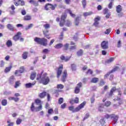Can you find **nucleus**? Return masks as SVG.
<instances>
[{"mask_svg": "<svg viewBox=\"0 0 126 126\" xmlns=\"http://www.w3.org/2000/svg\"><path fill=\"white\" fill-rule=\"evenodd\" d=\"M36 79H41L40 83H43L44 85H47L50 82V79L47 76V73H44L42 76L41 74H37Z\"/></svg>", "mask_w": 126, "mask_h": 126, "instance_id": "nucleus-1", "label": "nucleus"}, {"mask_svg": "<svg viewBox=\"0 0 126 126\" xmlns=\"http://www.w3.org/2000/svg\"><path fill=\"white\" fill-rule=\"evenodd\" d=\"M34 41L37 43V44L43 45V46H47V45L48 40L44 38L35 37Z\"/></svg>", "mask_w": 126, "mask_h": 126, "instance_id": "nucleus-2", "label": "nucleus"}, {"mask_svg": "<svg viewBox=\"0 0 126 126\" xmlns=\"http://www.w3.org/2000/svg\"><path fill=\"white\" fill-rule=\"evenodd\" d=\"M101 47L103 50L109 48V42L108 41H103L101 43Z\"/></svg>", "mask_w": 126, "mask_h": 126, "instance_id": "nucleus-3", "label": "nucleus"}, {"mask_svg": "<svg viewBox=\"0 0 126 126\" xmlns=\"http://www.w3.org/2000/svg\"><path fill=\"white\" fill-rule=\"evenodd\" d=\"M66 16H67L66 14L63 15L61 16V20L60 21V25L61 27H63V26L64 25V23L65 22L64 20H65V18H66Z\"/></svg>", "mask_w": 126, "mask_h": 126, "instance_id": "nucleus-4", "label": "nucleus"}, {"mask_svg": "<svg viewBox=\"0 0 126 126\" xmlns=\"http://www.w3.org/2000/svg\"><path fill=\"white\" fill-rule=\"evenodd\" d=\"M82 87V83H79L77 85V87L75 89V93L76 94H78L80 91V87Z\"/></svg>", "mask_w": 126, "mask_h": 126, "instance_id": "nucleus-5", "label": "nucleus"}, {"mask_svg": "<svg viewBox=\"0 0 126 126\" xmlns=\"http://www.w3.org/2000/svg\"><path fill=\"white\" fill-rule=\"evenodd\" d=\"M110 119L113 120L114 123H117L119 120V115H116L115 114L110 115Z\"/></svg>", "mask_w": 126, "mask_h": 126, "instance_id": "nucleus-6", "label": "nucleus"}, {"mask_svg": "<svg viewBox=\"0 0 126 126\" xmlns=\"http://www.w3.org/2000/svg\"><path fill=\"white\" fill-rule=\"evenodd\" d=\"M85 105H86V101H84L78 107H76L75 109L74 112H78V111H79L80 109H82L83 107H84Z\"/></svg>", "mask_w": 126, "mask_h": 126, "instance_id": "nucleus-7", "label": "nucleus"}, {"mask_svg": "<svg viewBox=\"0 0 126 126\" xmlns=\"http://www.w3.org/2000/svg\"><path fill=\"white\" fill-rule=\"evenodd\" d=\"M63 65H61L57 71V77L59 78L63 72Z\"/></svg>", "mask_w": 126, "mask_h": 126, "instance_id": "nucleus-8", "label": "nucleus"}, {"mask_svg": "<svg viewBox=\"0 0 126 126\" xmlns=\"http://www.w3.org/2000/svg\"><path fill=\"white\" fill-rule=\"evenodd\" d=\"M21 35V32H18L15 35H14V37H13V40H14V41H17V40H19Z\"/></svg>", "mask_w": 126, "mask_h": 126, "instance_id": "nucleus-9", "label": "nucleus"}, {"mask_svg": "<svg viewBox=\"0 0 126 126\" xmlns=\"http://www.w3.org/2000/svg\"><path fill=\"white\" fill-rule=\"evenodd\" d=\"M67 75V72L66 71V70H64L63 72V78L62 79V81H63V82H64V81H65V78H66Z\"/></svg>", "mask_w": 126, "mask_h": 126, "instance_id": "nucleus-10", "label": "nucleus"}, {"mask_svg": "<svg viewBox=\"0 0 126 126\" xmlns=\"http://www.w3.org/2000/svg\"><path fill=\"white\" fill-rule=\"evenodd\" d=\"M100 19H101V18H100L99 17H96L94 19V26H95V27H97V26H98V25H99V22H98L100 21Z\"/></svg>", "mask_w": 126, "mask_h": 126, "instance_id": "nucleus-11", "label": "nucleus"}, {"mask_svg": "<svg viewBox=\"0 0 126 126\" xmlns=\"http://www.w3.org/2000/svg\"><path fill=\"white\" fill-rule=\"evenodd\" d=\"M18 72H20V73H23L24 72V66H21L20 68V69L18 70H16L15 72V74L16 75L18 73Z\"/></svg>", "mask_w": 126, "mask_h": 126, "instance_id": "nucleus-12", "label": "nucleus"}, {"mask_svg": "<svg viewBox=\"0 0 126 126\" xmlns=\"http://www.w3.org/2000/svg\"><path fill=\"white\" fill-rule=\"evenodd\" d=\"M60 59L62 61H64V62H68L70 60V57H65L63 55H62L60 57Z\"/></svg>", "mask_w": 126, "mask_h": 126, "instance_id": "nucleus-13", "label": "nucleus"}, {"mask_svg": "<svg viewBox=\"0 0 126 126\" xmlns=\"http://www.w3.org/2000/svg\"><path fill=\"white\" fill-rule=\"evenodd\" d=\"M123 10V7H122V6L121 5H118L116 6V11L117 13H120L122 12Z\"/></svg>", "mask_w": 126, "mask_h": 126, "instance_id": "nucleus-14", "label": "nucleus"}, {"mask_svg": "<svg viewBox=\"0 0 126 126\" xmlns=\"http://www.w3.org/2000/svg\"><path fill=\"white\" fill-rule=\"evenodd\" d=\"M29 2L32 4H33V5H34L35 6H38V5H39V4L38 3V1L35 0H30L29 1Z\"/></svg>", "mask_w": 126, "mask_h": 126, "instance_id": "nucleus-15", "label": "nucleus"}, {"mask_svg": "<svg viewBox=\"0 0 126 126\" xmlns=\"http://www.w3.org/2000/svg\"><path fill=\"white\" fill-rule=\"evenodd\" d=\"M7 28L9 30H10V31H14V27H13V26L10 24H8L7 25Z\"/></svg>", "mask_w": 126, "mask_h": 126, "instance_id": "nucleus-16", "label": "nucleus"}, {"mask_svg": "<svg viewBox=\"0 0 126 126\" xmlns=\"http://www.w3.org/2000/svg\"><path fill=\"white\" fill-rule=\"evenodd\" d=\"M65 12H66L67 13H69L70 15V16H71V17H75V14L72 13V12L71 11V10H69V9H66L65 10Z\"/></svg>", "mask_w": 126, "mask_h": 126, "instance_id": "nucleus-17", "label": "nucleus"}, {"mask_svg": "<svg viewBox=\"0 0 126 126\" xmlns=\"http://www.w3.org/2000/svg\"><path fill=\"white\" fill-rule=\"evenodd\" d=\"M116 90H117V88H116V87L112 88L110 92L108 94L109 97H111L112 95H113V93H114Z\"/></svg>", "mask_w": 126, "mask_h": 126, "instance_id": "nucleus-18", "label": "nucleus"}, {"mask_svg": "<svg viewBox=\"0 0 126 126\" xmlns=\"http://www.w3.org/2000/svg\"><path fill=\"white\" fill-rule=\"evenodd\" d=\"M119 105L114 104L113 105V108L115 109H117V108H118L119 106H120V105H122L123 104V100H121L120 101L118 102Z\"/></svg>", "mask_w": 126, "mask_h": 126, "instance_id": "nucleus-19", "label": "nucleus"}, {"mask_svg": "<svg viewBox=\"0 0 126 126\" xmlns=\"http://www.w3.org/2000/svg\"><path fill=\"white\" fill-rule=\"evenodd\" d=\"M104 109V104H99L98 105V111L99 112H103V109Z\"/></svg>", "mask_w": 126, "mask_h": 126, "instance_id": "nucleus-20", "label": "nucleus"}, {"mask_svg": "<svg viewBox=\"0 0 126 126\" xmlns=\"http://www.w3.org/2000/svg\"><path fill=\"white\" fill-rule=\"evenodd\" d=\"M63 44L62 43H59L57 44L56 45H55L54 46V47L55 48V49H61V48H63Z\"/></svg>", "mask_w": 126, "mask_h": 126, "instance_id": "nucleus-21", "label": "nucleus"}, {"mask_svg": "<svg viewBox=\"0 0 126 126\" xmlns=\"http://www.w3.org/2000/svg\"><path fill=\"white\" fill-rule=\"evenodd\" d=\"M33 85H35V83L32 84L31 83H29L28 84H26L25 86L26 88H31Z\"/></svg>", "mask_w": 126, "mask_h": 126, "instance_id": "nucleus-22", "label": "nucleus"}, {"mask_svg": "<svg viewBox=\"0 0 126 126\" xmlns=\"http://www.w3.org/2000/svg\"><path fill=\"white\" fill-rule=\"evenodd\" d=\"M120 69V67L118 66H115L112 70H111L110 73H113V72H115V71H117Z\"/></svg>", "mask_w": 126, "mask_h": 126, "instance_id": "nucleus-23", "label": "nucleus"}, {"mask_svg": "<svg viewBox=\"0 0 126 126\" xmlns=\"http://www.w3.org/2000/svg\"><path fill=\"white\" fill-rule=\"evenodd\" d=\"M14 76H11L9 79V83H10L11 84H13V82H14Z\"/></svg>", "mask_w": 126, "mask_h": 126, "instance_id": "nucleus-24", "label": "nucleus"}, {"mask_svg": "<svg viewBox=\"0 0 126 126\" xmlns=\"http://www.w3.org/2000/svg\"><path fill=\"white\" fill-rule=\"evenodd\" d=\"M77 55L78 57H80L83 55V51L82 49L79 50L77 52Z\"/></svg>", "mask_w": 126, "mask_h": 126, "instance_id": "nucleus-25", "label": "nucleus"}, {"mask_svg": "<svg viewBox=\"0 0 126 126\" xmlns=\"http://www.w3.org/2000/svg\"><path fill=\"white\" fill-rule=\"evenodd\" d=\"M63 49L64 51H67V50L68 49V47H69V44L66 43L63 46Z\"/></svg>", "mask_w": 126, "mask_h": 126, "instance_id": "nucleus-26", "label": "nucleus"}, {"mask_svg": "<svg viewBox=\"0 0 126 126\" xmlns=\"http://www.w3.org/2000/svg\"><path fill=\"white\" fill-rule=\"evenodd\" d=\"M24 20L25 21H29L31 20V16L27 15L24 17Z\"/></svg>", "mask_w": 126, "mask_h": 126, "instance_id": "nucleus-27", "label": "nucleus"}, {"mask_svg": "<svg viewBox=\"0 0 126 126\" xmlns=\"http://www.w3.org/2000/svg\"><path fill=\"white\" fill-rule=\"evenodd\" d=\"M11 67H12V66H10L9 67H6L5 68V69H4V72L5 73H7V72H9V71H10V70L11 69Z\"/></svg>", "mask_w": 126, "mask_h": 126, "instance_id": "nucleus-28", "label": "nucleus"}, {"mask_svg": "<svg viewBox=\"0 0 126 126\" xmlns=\"http://www.w3.org/2000/svg\"><path fill=\"white\" fill-rule=\"evenodd\" d=\"M99 81V79L98 78L94 77L92 79L91 82L93 83H97Z\"/></svg>", "mask_w": 126, "mask_h": 126, "instance_id": "nucleus-29", "label": "nucleus"}, {"mask_svg": "<svg viewBox=\"0 0 126 126\" xmlns=\"http://www.w3.org/2000/svg\"><path fill=\"white\" fill-rule=\"evenodd\" d=\"M46 95H47V93L46 92H44L39 94V97H40V98H44Z\"/></svg>", "mask_w": 126, "mask_h": 126, "instance_id": "nucleus-30", "label": "nucleus"}, {"mask_svg": "<svg viewBox=\"0 0 126 126\" xmlns=\"http://www.w3.org/2000/svg\"><path fill=\"white\" fill-rule=\"evenodd\" d=\"M36 74L37 73L35 72L32 73L31 75V79H32V80H34V79L36 77Z\"/></svg>", "mask_w": 126, "mask_h": 126, "instance_id": "nucleus-31", "label": "nucleus"}, {"mask_svg": "<svg viewBox=\"0 0 126 126\" xmlns=\"http://www.w3.org/2000/svg\"><path fill=\"white\" fill-rule=\"evenodd\" d=\"M75 25H76V26H78V25H79V17H77L75 19Z\"/></svg>", "mask_w": 126, "mask_h": 126, "instance_id": "nucleus-32", "label": "nucleus"}, {"mask_svg": "<svg viewBox=\"0 0 126 126\" xmlns=\"http://www.w3.org/2000/svg\"><path fill=\"white\" fill-rule=\"evenodd\" d=\"M65 25L68 27H70V26H71V22H70L69 20H67L65 21Z\"/></svg>", "mask_w": 126, "mask_h": 126, "instance_id": "nucleus-33", "label": "nucleus"}, {"mask_svg": "<svg viewBox=\"0 0 126 126\" xmlns=\"http://www.w3.org/2000/svg\"><path fill=\"white\" fill-rule=\"evenodd\" d=\"M114 60H115V58H111L109 59H108L107 61H106V63H113V62H114Z\"/></svg>", "mask_w": 126, "mask_h": 126, "instance_id": "nucleus-34", "label": "nucleus"}, {"mask_svg": "<svg viewBox=\"0 0 126 126\" xmlns=\"http://www.w3.org/2000/svg\"><path fill=\"white\" fill-rule=\"evenodd\" d=\"M91 14H93V12H84L83 13V15L85 17L88 16L89 15H91Z\"/></svg>", "mask_w": 126, "mask_h": 126, "instance_id": "nucleus-35", "label": "nucleus"}, {"mask_svg": "<svg viewBox=\"0 0 126 126\" xmlns=\"http://www.w3.org/2000/svg\"><path fill=\"white\" fill-rule=\"evenodd\" d=\"M23 59L24 60H26L27 59V57H28V52H24L22 55Z\"/></svg>", "mask_w": 126, "mask_h": 126, "instance_id": "nucleus-36", "label": "nucleus"}, {"mask_svg": "<svg viewBox=\"0 0 126 126\" xmlns=\"http://www.w3.org/2000/svg\"><path fill=\"white\" fill-rule=\"evenodd\" d=\"M2 106H6L7 105V100L6 99H3L1 101Z\"/></svg>", "mask_w": 126, "mask_h": 126, "instance_id": "nucleus-37", "label": "nucleus"}, {"mask_svg": "<svg viewBox=\"0 0 126 126\" xmlns=\"http://www.w3.org/2000/svg\"><path fill=\"white\" fill-rule=\"evenodd\" d=\"M6 45L7 47H11V46H12V42H11V40H8L6 42Z\"/></svg>", "mask_w": 126, "mask_h": 126, "instance_id": "nucleus-38", "label": "nucleus"}, {"mask_svg": "<svg viewBox=\"0 0 126 126\" xmlns=\"http://www.w3.org/2000/svg\"><path fill=\"white\" fill-rule=\"evenodd\" d=\"M43 33L44 34L45 37H49V34H48V33H49L48 30L43 31Z\"/></svg>", "mask_w": 126, "mask_h": 126, "instance_id": "nucleus-39", "label": "nucleus"}, {"mask_svg": "<svg viewBox=\"0 0 126 126\" xmlns=\"http://www.w3.org/2000/svg\"><path fill=\"white\" fill-rule=\"evenodd\" d=\"M51 6L50 4H47L45 7V9L46 10H50V8H51Z\"/></svg>", "mask_w": 126, "mask_h": 126, "instance_id": "nucleus-40", "label": "nucleus"}, {"mask_svg": "<svg viewBox=\"0 0 126 126\" xmlns=\"http://www.w3.org/2000/svg\"><path fill=\"white\" fill-rule=\"evenodd\" d=\"M110 2L108 5V7L109 8H110V9H111V8H112V6H113V2H114V0H109Z\"/></svg>", "mask_w": 126, "mask_h": 126, "instance_id": "nucleus-41", "label": "nucleus"}, {"mask_svg": "<svg viewBox=\"0 0 126 126\" xmlns=\"http://www.w3.org/2000/svg\"><path fill=\"white\" fill-rule=\"evenodd\" d=\"M20 84H21V83H20V81L16 82L14 86L15 88H17V87H18L20 85Z\"/></svg>", "mask_w": 126, "mask_h": 126, "instance_id": "nucleus-42", "label": "nucleus"}, {"mask_svg": "<svg viewBox=\"0 0 126 126\" xmlns=\"http://www.w3.org/2000/svg\"><path fill=\"white\" fill-rule=\"evenodd\" d=\"M87 3V2L86 1V0H82V3L84 8H85V6H86Z\"/></svg>", "mask_w": 126, "mask_h": 126, "instance_id": "nucleus-43", "label": "nucleus"}, {"mask_svg": "<svg viewBox=\"0 0 126 126\" xmlns=\"http://www.w3.org/2000/svg\"><path fill=\"white\" fill-rule=\"evenodd\" d=\"M38 106H39L36 108V112H39V111H41V110H42V105L41 104Z\"/></svg>", "mask_w": 126, "mask_h": 126, "instance_id": "nucleus-44", "label": "nucleus"}, {"mask_svg": "<svg viewBox=\"0 0 126 126\" xmlns=\"http://www.w3.org/2000/svg\"><path fill=\"white\" fill-rule=\"evenodd\" d=\"M78 34H77V33H76L74 35V36L73 37V39L75 40V41H77V40L78 39Z\"/></svg>", "mask_w": 126, "mask_h": 126, "instance_id": "nucleus-45", "label": "nucleus"}, {"mask_svg": "<svg viewBox=\"0 0 126 126\" xmlns=\"http://www.w3.org/2000/svg\"><path fill=\"white\" fill-rule=\"evenodd\" d=\"M33 24H30L28 27H26L25 28V30H28V29H30V28H32L33 27Z\"/></svg>", "mask_w": 126, "mask_h": 126, "instance_id": "nucleus-46", "label": "nucleus"}, {"mask_svg": "<svg viewBox=\"0 0 126 126\" xmlns=\"http://www.w3.org/2000/svg\"><path fill=\"white\" fill-rule=\"evenodd\" d=\"M111 104L112 103L111 102V101H108L105 102V106H106V107H109V106H111Z\"/></svg>", "mask_w": 126, "mask_h": 126, "instance_id": "nucleus-47", "label": "nucleus"}, {"mask_svg": "<svg viewBox=\"0 0 126 126\" xmlns=\"http://www.w3.org/2000/svg\"><path fill=\"white\" fill-rule=\"evenodd\" d=\"M35 103L36 104V105H41V100L39 99H36L35 100Z\"/></svg>", "mask_w": 126, "mask_h": 126, "instance_id": "nucleus-48", "label": "nucleus"}, {"mask_svg": "<svg viewBox=\"0 0 126 126\" xmlns=\"http://www.w3.org/2000/svg\"><path fill=\"white\" fill-rule=\"evenodd\" d=\"M100 123L101 125H105V124H106V122H105V118L101 119L100 120Z\"/></svg>", "mask_w": 126, "mask_h": 126, "instance_id": "nucleus-49", "label": "nucleus"}, {"mask_svg": "<svg viewBox=\"0 0 126 126\" xmlns=\"http://www.w3.org/2000/svg\"><path fill=\"white\" fill-rule=\"evenodd\" d=\"M22 122V120L18 118L17 119V121H16V124L17 125H20L21 124Z\"/></svg>", "mask_w": 126, "mask_h": 126, "instance_id": "nucleus-50", "label": "nucleus"}, {"mask_svg": "<svg viewBox=\"0 0 126 126\" xmlns=\"http://www.w3.org/2000/svg\"><path fill=\"white\" fill-rule=\"evenodd\" d=\"M63 98L62 97L59 98L58 100L59 104H63Z\"/></svg>", "mask_w": 126, "mask_h": 126, "instance_id": "nucleus-51", "label": "nucleus"}, {"mask_svg": "<svg viewBox=\"0 0 126 126\" xmlns=\"http://www.w3.org/2000/svg\"><path fill=\"white\" fill-rule=\"evenodd\" d=\"M43 27L45 29H49L50 28V24H46L43 25Z\"/></svg>", "mask_w": 126, "mask_h": 126, "instance_id": "nucleus-52", "label": "nucleus"}, {"mask_svg": "<svg viewBox=\"0 0 126 126\" xmlns=\"http://www.w3.org/2000/svg\"><path fill=\"white\" fill-rule=\"evenodd\" d=\"M57 88L58 89H63V85L62 84L58 85Z\"/></svg>", "mask_w": 126, "mask_h": 126, "instance_id": "nucleus-53", "label": "nucleus"}, {"mask_svg": "<svg viewBox=\"0 0 126 126\" xmlns=\"http://www.w3.org/2000/svg\"><path fill=\"white\" fill-rule=\"evenodd\" d=\"M109 12V9L108 8H105L103 10V14H108Z\"/></svg>", "mask_w": 126, "mask_h": 126, "instance_id": "nucleus-54", "label": "nucleus"}, {"mask_svg": "<svg viewBox=\"0 0 126 126\" xmlns=\"http://www.w3.org/2000/svg\"><path fill=\"white\" fill-rule=\"evenodd\" d=\"M72 66V70H76V65L74 64H72L71 65Z\"/></svg>", "mask_w": 126, "mask_h": 126, "instance_id": "nucleus-55", "label": "nucleus"}, {"mask_svg": "<svg viewBox=\"0 0 126 126\" xmlns=\"http://www.w3.org/2000/svg\"><path fill=\"white\" fill-rule=\"evenodd\" d=\"M49 50L48 49H45L43 50L42 53H44V54H49Z\"/></svg>", "mask_w": 126, "mask_h": 126, "instance_id": "nucleus-56", "label": "nucleus"}, {"mask_svg": "<svg viewBox=\"0 0 126 126\" xmlns=\"http://www.w3.org/2000/svg\"><path fill=\"white\" fill-rule=\"evenodd\" d=\"M51 7H50L51 9H52V10H55V8H56V7H57V4H55L54 5V6L51 4Z\"/></svg>", "mask_w": 126, "mask_h": 126, "instance_id": "nucleus-57", "label": "nucleus"}, {"mask_svg": "<svg viewBox=\"0 0 126 126\" xmlns=\"http://www.w3.org/2000/svg\"><path fill=\"white\" fill-rule=\"evenodd\" d=\"M34 109H35V107H34V103H32V106H31V111H32V112H34Z\"/></svg>", "mask_w": 126, "mask_h": 126, "instance_id": "nucleus-58", "label": "nucleus"}, {"mask_svg": "<svg viewBox=\"0 0 126 126\" xmlns=\"http://www.w3.org/2000/svg\"><path fill=\"white\" fill-rule=\"evenodd\" d=\"M76 49V45H74L73 46H70L69 48V50L70 51H72V50H75Z\"/></svg>", "mask_w": 126, "mask_h": 126, "instance_id": "nucleus-59", "label": "nucleus"}, {"mask_svg": "<svg viewBox=\"0 0 126 126\" xmlns=\"http://www.w3.org/2000/svg\"><path fill=\"white\" fill-rule=\"evenodd\" d=\"M94 101H95V96H93V97H92L91 98V102L92 103H94Z\"/></svg>", "mask_w": 126, "mask_h": 126, "instance_id": "nucleus-60", "label": "nucleus"}, {"mask_svg": "<svg viewBox=\"0 0 126 126\" xmlns=\"http://www.w3.org/2000/svg\"><path fill=\"white\" fill-rule=\"evenodd\" d=\"M74 103L77 104L79 102V98L78 97H76L74 100Z\"/></svg>", "mask_w": 126, "mask_h": 126, "instance_id": "nucleus-61", "label": "nucleus"}, {"mask_svg": "<svg viewBox=\"0 0 126 126\" xmlns=\"http://www.w3.org/2000/svg\"><path fill=\"white\" fill-rule=\"evenodd\" d=\"M48 113L49 114V115H51L52 113H54V110L53 109H50L48 110Z\"/></svg>", "mask_w": 126, "mask_h": 126, "instance_id": "nucleus-62", "label": "nucleus"}, {"mask_svg": "<svg viewBox=\"0 0 126 126\" xmlns=\"http://www.w3.org/2000/svg\"><path fill=\"white\" fill-rule=\"evenodd\" d=\"M110 32H111V30L107 29L104 33L105 34H107V35H108V34H110Z\"/></svg>", "mask_w": 126, "mask_h": 126, "instance_id": "nucleus-63", "label": "nucleus"}, {"mask_svg": "<svg viewBox=\"0 0 126 126\" xmlns=\"http://www.w3.org/2000/svg\"><path fill=\"white\" fill-rule=\"evenodd\" d=\"M118 16L119 17H123V16H124V13H119V14H118Z\"/></svg>", "mask_w": 126, "mask_h": 126, "instance_id": "nucleus-64", "label": "nucleus"}]
</instances>
